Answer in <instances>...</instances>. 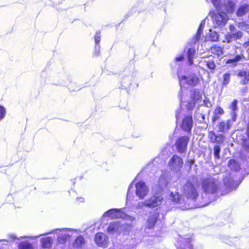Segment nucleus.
Listing matches in <instances>:
<instances>
[{"label": "nucleus", "mask_w": 249, "mask_h": 249, "mask_svg": "<svg viewBox=\"0 0 249 249\" xmlns=\"http://www.w3.org/2000/svg\"><path fill=\"white\" fill-rule=\"evenodd\" d=\"M246 132H247V137L249 139V122H248V124L247 125Z\"/></svg>", "instance_id": "obj_54"}, {"label": "nucleus", "mask_w": 249, "mask_h": 249, "mask_svg": "<svg viewBox=\"0 0 249 249\" xmlns=\"http://www.w3.org/2000/svg\"><path fill=\"white\" fill-rule=\"evenodd\" d=\"M221 147L220 145L215 144L213 146V155L215 160H219L220 158V153Z\"/></svg>", "instance_id": "obj_38"}, {"label": "nucleus", "mask_w": 249, "mask_h": 249, "mask_svg": "<svg viewBox=\"0 0 249 249\" xmlns=\"http://www.w3.org/2000/svg\"><path fill=\"white\" fill-rule=\"evenodd\" d=\"M237 104L238 101L236 99H234L230 106V109L231 110V114L232 122H235L237 119V112L238 110Z\"/></svg>", "instance_id": "obj_23"}, {"label": "nucleus", "mask_w": 249, "mask_h": 249, "mask_svg": "<svg viewBox=\"0 0 249 249\" xmlns=\"http://www.w3.org/2000/svg\"><path fill=\"white\" fill-rule=\"evenodd\" d=\"M71 229L64 228V229H56L52 231L45 233L43 234L39 235L36 236H21L19 238H17L14 234L9 235V238L12 240L16 239L20 240L21 239L30 238V239H36L41 235H48L51 233H55L57 234V242L59 244L64 245L66 243L67 241L70 239L71 235L68 233L69 231H71Z\"/></svg>", "instance_id": "obj_1"}, {"label": "nucleus", "mask_w": 249, "mask_h": 249, "mask_svg": "<svg viewBox=\"0 0 249 249\" xmlns=\"http://www.w3.org/2000/svg\"><path fill=\"white\" fill-rule=\"evenodd\" d=\"M101 31L100 30L97 31L95 35L94 36V40L95 45H100L101 41Z\"/></svg>", "instance_id": "obj_41"}, {"label": "nucleus", "mask_w": 249, "mask_h": 249, "mask_svg": "<svg viewBox=\"0 0 249 249\" xmlns=\"http://www.w3.org/2000/svg\"><path fill=\"white\" fill-rule=\"evenodd\" d=\"M244 177H241L238 181H235L231 174L225 176L223 178V182L226 188L230 190H235L242 182Z\"/></svg>", "instance_id": "obj_12"}, {"label": "nucleus", "mask_w": 249, "mask_h": 249, "mask_svg": "<svg viewBox=\"0 0 249 249\" xmlns=\"http://www.w3.org/2000/svg\"><path fill=\"white\" fill-rule=\"evenodd\" d=\"M135 188V194L140 199H143L149 192V188L145 182L142 181L136 183Z\"/></svg>", "instance_id": "obj_13"}, {"label": "nucleus", "mask_w": 249, "mask_h": 249, "mask_svg": "<svg viewBox=\"0 0 249 249\" xmlns=\"http://www.w3.org/2000/svg\"><path fill=\"white\" fill-rule=\"evenodd\" d=\"M183 164V159L177 155H173L168 163L169 169L175 172L179 171L182 168Z\"/></svg>", "instance_id": "obj_11"}, {"label": "nucleus", "mask_w": 249, "mask_h": 249, "mask_svg": "<svg viewBox=\"0 0 249 249\" xmlns=\"http://www.w3.org/2000/svg\"><path fill=\"white\" fill-rule=\"evenodd\" d=\"M224 113V110L221 107H217L214 111V114L217 115H222Z\"/></svg>", "instance_id": "obj_49"}, {"label": "nucleus", "mask_w": 249, "mask_h": 249, "mask_svg": "<svg viewBox=\"0 0 249 249\" xmlns=\"http://www.w3.org/2000/svg\"><path fill=\"white\" fill-rule=\"evenodd\" d=\"M6 115V109L5 108L0 105V121H2Z\"/></svg>", "instance_id": "obj_44"}, {"label": "nucleus", "mask_w": 249, "mask_h": 249, "mask_svg": "<svg viewBox=\"0 0 249 249\" xmlns=\"http://www.w3.org/2000/svg\"><path fill=\"white\" fill-rule=\"evenodd\" d=\"M178 78L180 86L182 81H185L187 85L193 87L197 85L200 82L199 78L195 73L192 74L188 76L182 74Z\"/></svg>", "instance_id": "obj_14"}, {"label": "nucleus", "mask_w": 249, "mask_h": 249, "mask_svg": "<svg viewBox=\"0 0 249 249\" xmlns=\"http://www.w3.org/2000/svg\"><path fill=\"white\" fill-rule=\"evenodd\" d=\"M103 217H110L113 219L123 218L124 219L133 221L135 218L126 214L122 209H111L106 212L103 215Z\"/></svg>", "instance_id": "obj_6"}, {"label": "nucleus", "mask_w": 249, "mask_h": 249, "mask_svg": "<svg viewBox=\"0 0 249 249\" xmlns=\"http://www.w3.org/2000/svg\"><path fill=\"white\" fill-rule=\"evenodd\" d=\"M168 182L166 178L163 175L160 176L158 181V185L159 187L162 189L167 187Z\"/></svg>", "instance_id": "obj_35"}, {"label": "nucleus", "mask_w": 249, "mask_h": 249, "mask_svg": "<svg viewBox=\"0 0 249 249\" xmlns=\"http://www.w3.org/2000/svg\"><path fill=\"white\" fill-rule=\"evenodd\" d=\"M201 186L205 194H215L219 188V183L213 178H207L202 179Z\"/></svg>", "instance_id": "obj_2"}, {"label": "nucleus", "mask_w": 249, "mask_h": 249, "mask_svg": "<svg viewBox=\"0 0 249 249\" xmlns=\"http://www.w3.org/2000/svg\"><path fill=\"white\" fill-rule=\"evenodd\" d=\"M119 226V223L117 222L110 223L107 227V231L109 233H113L118 231Z\"/></svg>", "instance_id": "obj_31"}, {"label": "nucleus", "mask_w": 249, "mask_h": 249, "mask_svg": "<svg viewBox=\"0 0 249 249\" xmlns=\"http://www.w3.org/2000/svg\"><path fill=\"white\" fill-rule=\"evenodd\" d=\"M231 125L232 124L231 123L230 120H228L226 123L222 121L219 123L218 129L219 131L224 132L230 129Z\"/></svg>", "instance_id": "obj_30"}, {"label": "nucleus", "mask_w": 249, "mask_h": 249, "mask_svg": "<svg viewBox=\"0 0 249 249\" xmlns=\"http://www.w3.org/2000/svg\"><path fill=\"white\" fill-rule=\"evenodd\" d=\"M210 39L213 41H217L218 40L219 36L216 31H212L210 30V33L209 36Z\"/></svg>", "instance_id": "obj_40"}, {"label": "nucleus", "mask_w": 249, "mask_h": 249, "mask_svg": "<svg viewBox=\"0 0 249 249\" xmlns=\"http://www.w3.org/2000/svg\"><path fill=\"white\" fill-rule=\"evenodd\" d=\"M228 167L231 170L238 171L240 168V166L239 163L234 160H230L228 163Z\"/></svg>", "instance_id": "obj_33"}, {"label": "nucleus", "mask_w": 249, "mask_h": 249, "mask_svg": "<svg viewBox=\"0 0 249 249\" xmlns=\"http://www.w3.org/2000/svg\"><path fill=\"white\" fill-rule=\"evenodd\" d=\"M237 76L241 79L240 84L247 85L249 82V71L245 70H240L237 73Z\"/></svg>", "instance_id": "obj_22"}, {"label": "nucleus", "mask_w": 249, "mask_h": 249, "mask_svg": "<svg viewBox=\"0 0 249 249\" xmlns=\"http://www.w3.org/2000/svg\"><path fill=\"white\" fill-rule=\"evenodd\" d=\"M153 165H154V162L153 161L150 162L148 164H147L146 168H149L150 167H151Z\"/></svg>", "instance_id": "obj_55"}, {"label": "nucleus", "mask_w": 249, "mask_h": 249, "mask_svg": "<svg viewBox=\"0 0 249 249\" xmlns=\"http://www.w3.org/2000/svg\"><path fill=\"white\" fill-rule=\"evenodd\" d=\"M146 199L143 201L139 202L135 205L136 209H141L143 207H147V204L145 203Z\"/></svg>", "instance_id": "obj_43"}, {"label": "nucleus", "mask_w": 249, "mask_h": 249, "mask_svg": "<svg viewBox=\"0 0 249 249\" xmlns=\"http://www.w3.org/2000/svg\"><path fill=\"white\" fill-rule=\"evenodd\" d=\"M183 195L188 198L196 201L198 196L197 189L189 181H187L183 188Z\"/></svg>", "instance_id": "obj_8"}, {"label": "nucleus", "mask_w": 249, "mask_h": 249, "mask_svg": "<svg viewBox=\"0 0 249 249\" xmlns=\"http://www.w3.org/2000/svg\"><path fill=\"white\" fill-rule=\"evenodd\" d=\"M214 58V56H209L208 57V59H205L203 61V63L206 65L207 68L210 70L212 73L214 71L216 68V65L213 60Z\"/></svg>", "instance_id": "obj_25"}, {"label": "nucleus", "mask_w": 249, "mask_h": 249, "mask_svg": "<svg viewBox=\"0 0 249 249\" xmlns=\"http://www.w3.org/2000/svg\"><path fill=\"white\" fill-rule=\"evenodd\" d=\"M203 102H204V103L205 104V105L206 106H207V102H206V101L204 100L203 101Z\"/></svg>", "instance_id": "obj_61"}, {"label": "nucleus", "mask_w": 249, "mask_h": 249, "mask_svg": "<svg viewBox=\"0 0 249 249\" xmlns=\"http://www.w3.org/2000/svg\"><path fill=\"white\" fill-rule=\"evenodd\" d=\"M170 199L175 203H179L180 200L179 194L178 193L174 194L173 192H171L170 194Z\"/></svg>", "instance_id": "obj_39"}, {"label": "nucleus", "mask_w": 249, "mask_h": 249, "mask_svg": "<svg viewBox=\"0 0 249 249\" xmlns=\"http://www.w3.org/2000/svg\"><path fill=\"white\" fill-rule=\"evenodd\" d=\"M136 76V71L134 70L131 73L127 75H124L121 81V86L123 88L126 89L129 88L131 85L132 82L135 80Z\"/></svg>", "instance_id": "obj_17"}, {"label": "nucleus", "mask_w": 249, "mask_h": 249, "mask_svg": "<svg viewBox=\"0 0 249 249\" xmlns=\"http://www.w3.org/2000/svg\"><path fill=\"white\" fill-rule=\"evenodd\" d=\"M0 241H5V242H7V241L5 240V239H4V240H0Z\"/></svg>", "instance_id": "obj_62"}, {"label": "nucleus", "mask_w": 249, "mask_h": 249, "mask_svg": "<svg viewBox=\"0 0 249 249\" xmlns=\"http://www.w3.org/2000/svg\"><path fill=\"white\" fill-rule=\"evenodd\" d=\"M244 58L243 54H237L235 56V57L233 58L237 64V63L240 61L241 60H242V58Z\"/></svg>", "instance_id": "obj_51"}, {"label": "nucleus", "mask_w": 249, "mask_h": 249, "mask_svg": "<svg viewBox=\"0 0 249 249\" xmlns=\"http://www.w3.org/2000/svg\"><path fill=\"white\" fill-rule=\"evenodd\" d=\"M163 197L160 192H154L151 196L146 199L147 207L153 209L160 205Z\"/></svg>", "instance_id": "obj_9"}, {"label": "nucleus", "mask_w": 249, "mask_h": 249, "mask_svg": "<svg viewBox=\"0 0 249 249\" xmlns=\"http://www.w3.org/2000/svg\"><path fill=\"white\" fill-rule=\"evenodd\" d=\"M249 46V40L248 41L245 42L244 44V47L247 48Z\"/></svg>", "instance_id": "obj_57"}, {"label": "nucleus", "mask_w": 249, "mask_h": 249, "mask_svg": "<svg viewBox=\"0 0 249 249\" xmlns=\"http://www.w3.org/2000/svg\"><path fill=\"white\" fill-rule=\"evenodd\" d=\"M185 49L183 53L177 54L174 60L170 63V66L173 73H176L178 77H180L183 74V62L185 60Z\"/></svg>", "instance_id": "obj_4"}, {"label": "nucleus", "mask_w": 249, "mask_h": 249, "mask_svg": "<svg viewBox=\"0 0 249 249\" xmlns=\"http://www.w3.org/2000/svg\"><path fill=\"white\" fill-rule=\"evenodd\" d=\"M181 108H179L176 110L175 111V117L176 119V123L177 124L178 122V121L180 120L181 116H180V113H181Z\"/></svg>", "instance_id": "obj_45"}, {"label": "nucleus", "mask_w": 249, "mask_h": 249, "mask_svg": "<svg viewBox=\"0 0 249 249\" xmlns=\"http://www.w3.org/2000/svg\"><path fill=\"white\" fill-rule=\"evenodd\" d=\"M219 119V117L218 115L216 114H214L213 116L212 120L213 122H216L217 120H218Z\"/></svg>", "instance_id": "obj_52"}, {"label": "nucleus", "mask_w": 249, "mask_h": 249, "mask_svg": "<svg viewBox=\"0 0 249 249\" xmlns=\"http://www.w3.org/2000/svg\"><path fill=\"white\" fill-rule=\"evenodd\" d=\"M47 76V72L46 71H43L41 73V76L43 78H45Z\"/></svg>", "instance_id": "obj_53"}, {"label": "nucleus", "mask_w": 249, "mask_h": 249, "mask_svg": "<svg viewBox=\"0 0 249 249\" xmlns=\"http://www.w3.org/2000/svg\"><path fill=\"white\" fill-rule=\"evenodd\" d=\"M208 3L212 2L217 10H220L229 14L234 12L236 3L231 0H224L222 2L221 0H206Z\"/></svg>", "instance_id": "obj_3"}, {"label": "nucleus", "mask_w": 249, "mask_h": 249, "mask_svg": "<svg viewBox=\"0 0 249 249\" xmlns=\"http://www.w3.org/2000/svg\"><path fill=\"white\" fill-rule=\"evenodd\" d=\"M77 200H79L81 202H83L84 201V198H82V197H79V198L77 197Z\"/></svg>", "instance_id": "obj_58"}, {"label": "nucleus", "mask_w": 249, "mask_h": 249, "mask_svg": "<svg viewBox=\"0 0 249 249\" xmlns=\"http://www.w3.org/2000/svg\"><path fill=\"white\" fill-rule=\"evenodd\" d=\"M210 15L212 18L214 27L224 26L229 18L227 14L220 10H217L216 14L214 12H210Z\"/></svg>", "instance_id": "obj_5"}, {"label": "nucleus", "mask_w": 249, "mask_h": 249, "mask_svg": "<svg viewBox=\"0 0 249 249\" xmlns=\"http://www.w3.org/2000/svg\"><path fill=\"white\" fill-rule=\"evenodd\" d=\"M159 214L158 213H150L148 215L145 223V229L153 230L159 219Z\"/></svg>", "instance_id": "obj_18"}, {"label": "nucleus", "mask_w": 249, "mask_h": 249, "mask_svg": "<svg viewBox=\"0 0 249 249\" xmlns=\"http://www.w3.org/2000/svg\"><path fill=\"white\" fill-rule=\"evenodd\" d=\"M18 249H34L33 245L28 241H22L18 245Z\"/></svg>", "instance_id": "obj_36"}, {"label": "nucleus", "mask_w": 249, "mask_h": 249, "mask_svg": "<svg viewBox=\"0 0 249 249\" xmlns=\"http://www.w3.org/2000/svg\"><path fill=\"white\" fill-rule=\"evenodd\" d=\"M140 11L137 9V8L135 7H133L131 8V9L128 12V13L125 16L126 18L128 17L133 16L136 13H139Z\"/></svg>", "instance_id": "obj_42"}, {"label": "nucleus", "mask_w": 249, "mask_h": 249, "mask_svg": "<svg viewBox=\"0 0 249 249\" xmlns=\"http://www.w3.org/2000/svg\"><path fill=\"white\" fill-rule=\"evenodd\" d=\"M100 45H95L93 55L95 56H98L100 54Z\"/></svg>", "instance_id": "obj_46"}, {"label": "nucleus", "mask_w": 249, "mask_h": 249, "mask_svg": "<svg viewBox=\"0 0 249 249\" xmlns=\"http://www.w3.org/2000/svg\"><path fill=\"white\" fill-rule=\"evenodd\" d=\"M108 237L104 233L99 232L94 237V241L96 245L104 248H107L108 245Z\"/></svg>", "instance_id": "obj_16"}, {"label": "nucleus", "mask_w": 249, "mask_h": 249, "mask_svg": "<svg viewBox=\"0 0 249 249\" xmlns=\"http://www.w3.org/2000/svg\"><path fill=\"white\" fill-rule=\"evenodd\" d=\"M202 98V94L199 89H194L190 92V100L187 102L186 105V109L188 111H192L196 106V103Z\"/></svg>", "instance_id": "obj_7"}, {"label": "nucleus", "mask_w": 249, "mask_h": 249, "mask_svg": "<svg viewBox=\"0 0 249 249\" xmlns=\"http://www.w3.org/2000/svg\"><path fill=\"white\" fill-rule=\"evenodd\" d=\"M226 63L227 64H230L231 66H236L237 65V63L233 58L227 60Z\"/></svg>", "instance_id": "obj_48"}, {"label": "nucleus", "mask_w": 249, "mask_h": 249, "mask_svg": "<svg viewBox=\"0 0 249 249\" xmlns=\"http://www.w3.org/2000/svg\"><path fill=\"white\" fill-rule=\"evenodd\" d=\"M133 190H132V191H131V193H133Z\"/></svg>", "instance_id": "obj_64"}, {"label": "nucleus", "mask_w": 249, "mask_h": 249, "mask_svg": "<svg viewBox=\"0 0 249 249\" xmlns=\"http://www.w3.org/2000/svg\"><path fill=\"white\" fill-rule=\"evenodd\" d=\"M231 74L229 72H226L223 74V80L222 82L223 86L226 87L229 84L231 81Z\"/></svg>", "instance_id": "obj_37"}, {"label": "nucleus", "mask_w": 249, "mask_h": 249, "mask_svg": "<svg viewBox=\"0 0 249 249\" xmlns=\"http://www.w3.org/2000/svg\"><path fill=\"white\" fill-rule=\"evenodd\" d=\"M133 187H134V181L132 182L128 187L126 199H127L128 196L131 194V190L133 189Z\"/></svg>", "instance_id": "obj_50"}, {"label": "nucleus", "mask_w": 249, "mask_h": 249, "mask_svg": "<svg viewBox=\"0 0 249 249\" xmlns=\"http://www.w3.org/2000/svg\"><path fill=\"white\" fill-rule=\"evenodd\" d=\"M133 190H132V191H131V193H133Z\"/></svg>", "instance_id": "obj_63"}, {"label": "nucleus", "mask_w": 249, "mask_h": 249, "mask_svg": "<svg viewBox=\"0 0 249 249\" xmlns=\"http://www.w3.org/2000/svg\"><path fill=\"white\" fill-rule=\"evenodd\" d=\"M130 63H132V64H134V61L133 60H130Z\"/></svg>", "instance_id": "obj_60"}, {"label": "nucleus", "mask_w": 249, "mask_h": 249, "mask_svg": "<svg viewBox=\"0 0 249 249\" xmlns=\"http://www.w3.org/2000/svg\"><path fill=\"white\" fill-rule=\"evenodd\" d=\"M178 98L179 99V100L180 101V106H181V105L183 104V98H182V96H183V90H182V88L181 87L180 88V89L179 91V92L178 93Z\"/></svg>", "instance_id": "obj_47"}, {"label": "nucleus", "mask_w": 249, "mask_h": 249, "mask_svg": "<svg viewBox=\"0 0 249 249\" xmlns=\"http://www.w3.org/2000/svg\"><path fill=\"white\" fill-rule=\"evenodd\" d=\"M222 240L228 245L232 246L238 241V239L236 237L232 238L227 236H224L222 238Z\"/></svg>", "instance_id": "obj_34"}, {"label": "nucleus", "mask_w": 249, "mask_h": 249, "mask_svg": "<svg viewBox=\"0 0 249 249\" xmlns=\"http://www.w3.org/2000/svg\"><path fill=\"white\" fill-rule=\"evenodd\" d=\"M85 244V241L84 237L81 236H78L73 241L72 247L74 249H81Z\"/></svg>", "instance_id": "obj_26"}, {"label": "nucleus", "mask_w": 249, "mask_h": 249, "mask_svg": "<svg viewBox=\"0 0 249 249\" xmlns=\"http://www.w3.org/2000/svg\"><path fill=\"white\" fill-rule=\"evenodd\" d=\"M208 138L212 143L222 144L225 141V137L223 134H219L217 135L213 131L209 132Z\"/></svg>", "instance_id": "obj_19"}, {"label": "nucleus", "mask_w": 249, "mask_h": 249, "mask_svg": "<svg viewBox=\"0 0 249 249\" xmlns=\"http://www.w3.org/2000/svg\"><path fill=\"white\" fill-rule=\"evenodd\" d=\"M211 52L217 56H220L223 54V49L220 46L213 45L211 48Z\"/></svg>", "instance_id": "obj_32"}, {"label": "nucleus", "mask_w": 249, "mask_h": 249, "mask_svg": "<svg viewBox=\"0 0 249 249\" xmlns=\"http://www.w3.org/2000/svg\"><path fill=\"white\" fill-rule=\"evenodd\" d=\"M196 53V50L193 48H188L186 52V57L189 65L192 66L194 64V59Z\"/></svg>", "instance_id": "obj_24"}, {"label": "nucleus", "mask_w": 249, "mask_h": 249, "mask_svg": "<svg viewBox=\"0 0 249 249\" xmlns=\"http://www.w3.org/2000/svg\"><path fill=\"white\" fill-rule=\"evenodd\" d=\"M249 11V4H245L241 5L236 11V15L238 17L245 15Z\"/></svg>", "instance_id": "obj_29"}, {"label": "nucleus", "mask_w": 249, "mask_h": 249, "mask_svg": "<svg viewBox=\"0 0 249 249\" xmlns=\"http://www.w3.org/2000/svg\"><path fill=\"white\" fill-rule=\"evenodd\" d=\"M243 36V33L240 31H235V32H230L228 33L225 36L227 42L231 43L233 41H236L241 38Z\"/></svg>", "instance_id": "obj_20"}, {"label": "nucleus", "mask_w": 249, "mask_h": 249, "mask_svg": "<svg viewBox=\"0 0 249 249\" xmlns=\"http://www.w3.org/2000/svg\"><path fill=\"white\" fill-rule=\"evenodd\" d=\"M181 244L178 249H193V246L191 244V239L190 238H181Z\"/></svg>", "instance_id": "obj_28"}, {"label": "nucleus", "mask_w": 249, "mask_h": 249, "mask_svg": "<svg viewBox=\"0 0 249 249\" xmlns=\"http://www.w3.org/2000/svg\"><path fill=\"white\" fill-rule=\"evenodd\" d=\"M230 30L231 31V32H233V31L235 30V27L233 25H230Z\"/></svg>", "instance_id": "obj_56"}, {"label": "nucleus", "mask_w": 249, "mask_h": 249, "mask_svg": "<svg viewBox=\"0 0 249 249\" xmlns=\"http://www.w3.org/2000/svg\"><path fill=\"white\" fill-rule=\"evenodd\" d=\"M205 24V20L204 19L200 22L196 34L192 37L190 41L191 44H196L199 40L201 34H202Z\"/></svg>", "instance_id": "obj_21"}, {"label": "nucleus", "mask_w": 249, "mask_h": 249, "mask_svg": "<svg viewBox=\"0 0 249 249\" xmlns=\"http://www.w3.org/2000/svg\"><path fill=\"white\" fill-rule=\"evenodd\" d=\"M194 121L192 115H186L182 119L180 124L181 128L187 134H191Z\"/></svg>", "instance_id": "obj_15"}, {"label": "nucleus", "mask_w": 249, "mask_h": 249, "mask_svg": "<svg viewBox=\"0 0 249 249\" xmlns=\"http://www.w3.org/2000/svg\"><path fill=\"white\" fill-rule=\"evenodd\" d=\"M40 243L42 248L50 249L52 247L53 239L51 237L42 238L40 239Z\"/></svg>", "instance_id": "obj_27"}, {"label": "nucleus", "mask_w": 249, "mask_h": 249, "mask_svg": "<svg viewBox=\"0 0 249 249\" xmlns=\"http://www.w3.org/2000/svg\"><path fill=\"white\" fill-rule=\"evenodd\" d=\"M71 182H72V183H73V184H75V179H72L71 180Z\"/></svg>", "instance_id": "obj_59"}, {"label": "nucleus", "mask_w": 249, "mask_h": 249, "mask_svg": "<svg viewBox=\"0 0 249 249\" xmlns=\"http://www.w3.org/2000/svg\"><path fill=\"white\" fill-rule=\"evenodd\" d=\"M191 136V134H187L177 139L175 144L178 152L184 153L186 152Z\"/></svg>", "instance_id": "obj_10"}]
</instances>
